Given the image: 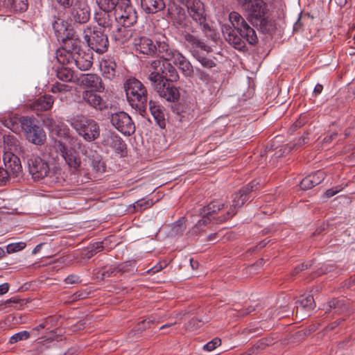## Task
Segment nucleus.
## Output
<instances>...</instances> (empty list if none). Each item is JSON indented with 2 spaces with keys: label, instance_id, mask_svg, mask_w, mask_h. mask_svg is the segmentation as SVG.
<instances>
[{
  "label": "nucleus",
  "instance_id": "1",
  "mask_svg": "<svg viewBox=\"0 0 355 355\" xmlns=\"http://www.w3.org/2000/svg\"><path fill=\"white\" fill-rule=\"evenodd\" d=\"M230 24H223L221 27L225 40L234 49L246 51V43L254 46L258 43L255 30L251 27L239 12L233 11L229 15Z\"/></svg>",
  "mask_w": 355,
  "mask_h": 355
},
{
  "label": "nucleus",
  "instance_id": "2",
  "mask_svg": "<svg viewBox=\"0 0 355 355\" xmlns=\"http://www.w3.org/2000/svg\"><path fill=\"white\" fill-rule=\"evenodd\" d=\"M259 182L257 180L251 181L247 185L243 187L238 192L232 195V204L225 214L215 216L216 214L225 207V203L220 200H213L206 207L199 209L200 214H205L212 218L216 223H223L236 214V209L242 207L250 198V193L257 190L259 187Z\"/></svg>",
  "mask_w": 355,
  "mask_h": 355
},
{
  "label": "nucleus",
  "instance_id": "3",
  "mask_svg": "<svg viewBox=\"0 0 355 355\" xmlns=\"http://www.w3.org/2000/svg\"><path fill=\"white\" fill-rule=\"evenodd\" d=\"M123 89L129 105L143 115L148 106V91L144 85L135 78H128L123 83Z\"/></svg>",
  "mask_w": 355,
  "mask_h": 355
},
{
  "label": "nucleus",
  "instance_id": "4",
  "mask_svg": "<svg viewBox=\"0 0 355 355\" xmlns=\"http://www.w3.org/2000/svg\"><path fill=\"white\" fill-rule=\"evenodd\" d=\"M150 73L148 79L150 83H156L157 80L175 82L179 79V75L176 69L168 61L155 60L150 65Z\"/></svg>",
  "mask_w": 355,
  "mask_h": 355
},
{
  "label": "nucleus",
  "instance_id": "5",
  "mask_svg": "<svg viewBox=\"0 0 355 355\" xmlns=\"http://www.w3.org/2000/svg\"><path fill=\"white\" fill-rule=\"evenodd\" d=\"M70 124L76 133L87 142L95 141L100 136V125L93 119L77 117L72 119Z\"/></svg>",
  "mask_w": 355,
  "mask_h": 355
},
{
  "label": "nucleus",
  "instance_id": "6",
  "mask_svg": "<svg viewBox=\"0 0 355 355\" xmlns=\"http://www.w3.org/2000/svg\"><path fill=\"white\" fill-rule=\"evenodd\" d=\"M184 5L192 19L201 28L207 37H212L214 30L206 22V15L204 4L200 0H178Z\"/></svg>",
  "mask_w": 355,
  "mask_h": 355
},
{
  "label": "nucleus",
  "instance_id": "7",
  "mask_svg": "<svg viewBox=\"0 0 355 355\" xmlns=\"http://www.w3.org/2000/svg\"><path fill=\"white\" fill-rule=\"evenodd\" d=\"M83 34L84 39L91 49L99 54L104 53L107 51L108 37L101 28L87 27L84 30Z\"/></svg>",
  "mask_w": 355,
  "mask_h": 355
},
{
  "label": "nucleus",
  "instance_id": "8",
  "mask_svg": "<svg viewBox=\"0 0 355 355\" xmlns=\"http://www.w3.org/2000/svg\"><path fill=\"white\" fill-rule=\"evenodd\" d=\"M168 43L167 39L162 36L159 40L154 42L150 38L146 36H141L135 37L133 40V46L135 51L139 54L146 55L148 56L157 55L161 58V53L159 49L161 43Z\"/></svg>",
  "mask_w": 355,
  "mask_h": 355
},
{
  "label": "nucleus",
  "instance_id": "9",
  "mask_svg": "<svg viewBox=\"0 0 355 355\" xmlns=\"http://www.w3.org/2000/svg\"><path fill=\"white\" fill-rule=\"evenodd\" d=\"M19 122L25 136L28 141L35 145H42L46 141V133L42 128L36 124L34 119L22 116Z\"/></svg>",
  "mask_w": 355,
  "mask_h": 355
},
{
  "label": "nucleus",
  "instance_id": "10",
  "mask_svg": "<svg viewBox=\"0 0 355 355\" xmlns=\"http://www.w3.org/2000/svg\"><path fill=\"white\" fill-rule=\"evenodd\" d=\"M241 8L248 12V19L257 24V19L266 15L269 11L268 4L263 0H236Z\"/></svg>",
  "mask_w": 355,
  "mask_h": 355
},
{
  "label": "nucleus",
  "instance_id": "11",
  "mask_svg": "<svg viewBox=\"0 0 355 355\" xmlns=\"http://www.w3.org/2000/svg\"><path fill=\"white\" fill-rule=\"evenodd\" d=\"M114 19L124 27L134 25L138 16L136 10L130 3V0H125L114 12Z\"/></svg>",
  "mask_w": 355,
  "mask_h": 355
},
{
  "label": "nucleus",
  "instance_id": "12",
  "mask_svg": "<svg viewBox=\"0 0 355 355\" xmlns=\"http://www.w3.org/2000/svg\"><path fill=\"white\" fill-rule=\"evenodd\" d=\"M29 174L34 180L48 177L51 173L49 164L45 159L37 155H26Z\"/></svg>",
  "mask_w": 355,
  "mask_h": 355
},
{
  "label": "nucleus",
  "instance_id": "13",
  "mask_svg": "<svg viewBox=\"0 0 355 355\" xmlns=\"http://www.w3.org/2000/svg\"><path fill=\"white\" fill-rule=\"evenodd\" d=\"M99 92L93 89H85L80 96L81 100L80 103L87 105L96 111L103 112L110 107L107 99L103 98L99 94Z\"/></svg>",
  "mask_w": 355,
  "mask_h": 355
},
{
  "label": "nucleus",
  "instance_id": "14",
  "mask_svg": "<svg viewBox=\"0 0 355 355\" xmlns=\"http://www.w3.org/2000/svg\"><path fill=\"white\" fill-rule=\"evenodd\" d=\"M112 125L125 135H131L135 132V125L131 117L125 112H118L111 115Z\"/></svg>",
  "mask_w": 355,
  "mask_h": 355
},
{
  "label": "nucleus",
  "instance_id": "15",
  "mask_svg": "<svg viewBox=\"0 0 355 355\" xmlns=\"http://www.w3.org/2000/svg\"><path fill=\"white\" fill-rule=\"evenodd\" d=\"M69 19L78 24H85L90 18V8L85 0H73L71 5Z\"/></svg>",
  "mask_w": 355,
  "mask_h": 355
},
{
  "label": "nucleus",
  "instance_id": "16",
  "mask_svg": "<svg viewBox=\"0 0 355 355\" xmlns=\"http://www.w3.org/2000/svg\"><path fill=\"white\" fill-rule=\"evenodd\" d=\"M151 85L159 96L167 101L175 102L180 98L179 89L172 82L162 80L151 83Z\"/></svg>",
  "mask_w": 355,
  "mask_h": 355
},
{
  "label": "nucleus",
  "instance_id": "17",
  "mask_svg": "<svg viewBox=\"0 0 355 355\" xmlns=\"http://www.w3.org/2000/svg\"><path fill=\"white\" fill-rule=\"evenodd\" d=\"M55 146L70 168H72L74 171H77L80 168L81 165V159L73 148H69L61 141H56Z\"/></svg>",
  "mask_w": 355,
  "mask_h": 355
},
{
  "label": "nucleus",
  "instance_id": "18",
  "mask_svg": "<svg viewBox=\"0 0 355 355\" xmlns=\"http://www.w3.org/2000/svg\"><path fill=\"white\" fill-rule=\"evenodd\" d=\"M78 145L81 153L85 155L91 162L93 170L97 173H104L106 166L103 161L102 156L96 150H88L87 148L80 142L78 143Z\"/></svg>",
  "mask_w": 355,
  "mask_h": 355
},
{
  "label": "nucleus",
  "instance_id": "19",
  "mask_svg": "<svg viewBox=\"0 0 355 355\" xmlns=\"http://www.w3.org/2000/svg\"><path fill=\"white\" fill-rule=\"evenodd\" d=\"M161 53V58L166 61H172L178 68L182 62L187 61V58L179 51L170 47L168 43H161L159 49Z\"/></svg>",
  "mask_w": 355,
  "mask_h": 355
},
{
  "label": "nucleus",
  "instance_id": "20",
  "mask_svg": "<svg viewBox=\"0 0 355 355\" xmlns=\"http://www.w3.org/2000/svg\"><path fill=\"white\" fill-rule=\"evenodd\" d=\"M3 162L6 169L11 176L17 177L22 172V166L19 157L13 152H5Z\"/></svg>",
  "mask_w": 355,
  "mask_h": 355
},
{
  "label": "nucleus",
  "instance_id": "21",
  "mask_svg": "<svg viewBox=\"0 0 355 355\" xmlns=\"http://www.w3.org/2000/svg\"><path fill=\"white\" fill-rule=\"evenodd\" d=\"M100 66L104 78L113 80L117 76V64L114 57L106 55L101 60Z\"/></svg>",
  "mask_w": 355,
  "mask_h": 355
},
{
  "label": "nucleus",
  "instance_id": "22",
  "mask_svg": "<svg viewBox=\"0 0 355 355\" xmlns=\"http://www.w3.org/2000/svg\"><path fill=\"white\" fill-rule=\"evenodd\" d=\"M103 145L114 148L116 153L123 155L125 153L126 144L123 140L114 132L107 134L102 142Z\"/></svg>",
  "mask_w": 355,
  "mask_h": 355
},
{
  "label": "nucleus",
  "instance_id": "23",
  "mask_svg": "<svg viewBox=\"0 0 355 355\" xmlns=\"http://www.w3.org/2000/svg\"><path fill=\"white\" fill-rule=\"evenodd\" d=\"M52 27L58 40H64V38H69L73 35V30L69 28L67 23L62 19L58 18L52 22Z\"/></svg>",
  "mask_w": 355,
  "mask_h": 355
},
{
  "label": "nucleus",
  "instance_id": "24",
  "mask_svg": "<svg viewBox=\"0 0 355 355\" xmlns=\"http://www.w3.org/2000/svg\"><path fill=\"white\" fill-rule=\"evenodd\" d=\"M325 178V173L323 171H317L306 176L300 184L302 190H308L321 183Z\"/></svg>",
  "mask_w": 355,
  "mask_h": 355
},
{
  "label": "nucleus",
  "instance_id": "25",
  "mask_svg": "<svg viewBox=\"0 0 355 355\" xmlns=\"http://www.w3.org/2000/svg\"><path fill=\"white\" fill-rule=\"evenodd\" d=\"M83 84L87 87L96 92H103L105 87L100 76L94 73L84 75L82 78Z\"/></svg>",
  "mask_w": 355,
  "mask_h": 355
},
{
  "label": "nucleus",
  "instance_id": "26",
  "mask_svg": "<svg viewBox=\"0 0 355 355\" xmlns=\"http://www.w3.org/2000/svg\"><path fill=\"white\" fill-rule=\"evenodd\" d=\"M94 19L97 24L104 28H111L115 21L114 12L104 10L96 12Z\"/></svg>",
  "mask_w": 355,
  "mask_h": 355
},
{
  "label": "nucleus",
  "instance_id": "27",
  "mask_svg": "<svg viewBox=\"0 0 355 355\" xmlns=\"http://www.w3.org/2000/svg\"><path fill=\"white\" fill-rule=\"evenodd\" d=\"M53 103V97L46 94L36 98L31 104V107L35 111H46L52 107Z\"/></svg>",
  "mask_w": 355,
  "mask_h": 355
},
{
  "label": "nucleus",
  "instance_id": "28",
  "mask_svg": "<svg viewBox=\"0 0 355 355\" xmlns=\"http://www.w3.org/2000/svg\"><path fill=\"white\" fill-rule=\"evenodd\" d=\"M148 103L149 105V110L156 123L161 128H164L166 125V121L163 107L158 105L156 102L151 100Z\"/></svg>",
  "mask_w": 355,
  "mask_h": 355
},
{
  "label": "nucleus",
  "instance_id": "29",
  "mask_svg": "<svg viewBox=\"0 0 355 355\" xmlns=\"http://www.w3.org/2000/svg\"><path fill=\"white\" fill-rule=\"evenodd\" d=\"M141 6L147 14H155L166 7L164 0H141Z\"/></svg>",
  "mask_w": 355,
  "mask_h": 355
},
{
  "label": "nucleus",
  "instance_id": "30",
  "mask_svg": "<svg viewBox=\"0 0 355 355\" xmlns=\"http://www.w3.org/2000/svg\"><path fill=\"white\" fill-rule=\"evenodd\" d=\"M6 152H13L14 154H19L23 158L25 157V152L21 149L19 140L14 136L8 135L3 137Z\"/></svg>",
  "mask_w": 355,
  "mask_h": 355
},
{
  "label": "nucleus",
  "instance_id": "31",
  "mask_svg": "<svg viewBox=\"0 0 355 355\" xmlns=\"http://www.w3.org/2000/svg\"><path fill=\"white\" fill-rule=\"evenodd\" d=\"M74 64L81 71H87L92 66V56L82 51L75 55Z\"/></svg>",
  "mask_w": 355,
  "mask_h": 355
},
{
  "label": "nucleus",
  "instance_id": "32",
  "mask_svg": "<svg viewBox=\"0 0 355 355\" xmlns=\"http://www.w3.org/2000/svg\"><path fill=\"white\" fill-rule=\"evenodd\" d=\"M170 14L171 15V19L173 21V24L178 28H183L190 30L187 23L188 19L184 9L182 8H175V12H171Z\"/></svg>",
  "mask_w": 355,
  "mask_h": 355
},
{
  "label": "nucleus",
  "instance_id": "33",
  "mask_svg": "<svg viewBox=\"0 0 355 355\" xmlns=\"http://www.w3.org/2000/svg\"><path fill=\"white\" fill-rule=\"evenodd\" d=\"M63 42V49L67 51H69L73 54H78L82 51L80 46V40L78 38V35L73 31V35L69 37V38H64V40H61Z\"/></svg>",
  "mask_w": 355,
  "mask_h": 355
},
{
  "label": "nucleus",
  "instance_id": "34",
  "mask_svg": "<svg viewBox=\"0 0 355 355\" xmlns=\"http://www.w3.org/2000/svg\"><path fill=\"white\" fill-rule=\"evenodd\" d=\"M295 307L297 309L296 314L297 315L299 309L305 310L308 312L311 311L314 309L315 304L313 295H309L306 297H302L301 299L298 300L295 302Z\"/></svg>",
  "mask_w": 355,
  "mask_h": 355
},
{
  "label": "nucleus",
  "instance_id": "35",
  "mask_svg": "<svg viewBox=\"0 0 355 355\" xmlns=\"http://www.w3.org/2000/svg\"><path fill=\"white\" fill-rule=\"evenodd\" d=\"M75 55L76 54L72 53L69 51L62 48L57 51L56 58L59 63L64 66L65 64L74 63Z\"/></svg>",
  "mask_w": 355,
  "mask_h": 355
},
{
  "label": "nucleus",
  "instance_id": "36",
  "mask_svg": "<svg viewBox=\"0 0 355 355\" xmlns=\"http://www.w3.org/2000/svg\"><path fill=\"white\" fill-rule=\"evenodd\" d=\"M57 78L66 83L72 82L73 78V71L67 67L62 66L56 69Z\"/></svg>",
  "mask_w": 355,
  "mask_h": 355
},
{
  "label": "nucleus",
  "instance_id": "37",
  "mask_svg": "<svg viewBox=\"0 0 355 355\" xmlns=\"http://www.w3.org/2000/svg\"><path fill=\"white\" fill-rule=\"evenodd\" d=\"M202 218L189 231L191 235H196L205 230V227L212 221V218L205 214H200Z\"/></svg>",
  "mask_w": 355,
  "mask_h": 355
},
{
  "label": "nucleus",
  "instance_id": "38",
  "mask_svg": "<svg viewBox=\"0 0 355 355\" xmlns=\"http://www.w3.org/2000/svg\"><path fill=\"white\" fill-rule=\"evenodd\" d=\"M202 218L189 231L191 235H196L205 230V227L212 221V218L205 214H200Z\"/></svg>",
  "mask_w": 355,
  "mask_h": 355
},
{
  "label": "nucleus",
  "instance_id": "39",
  "mask_svg": "<svg viewBox=\"0 0 355 355\" xmlns=\"http://www.w3.org/2000/svg\"><path fill=\"white\" fill-rule=\"evenodd\" d=\"M202 218L189 231L191 235H196L205 230V227L212 221V218L205 214H200Z\"/></svg>",
  "mask_w": 355,
  "mask_h": 355
},
{
  "label": "nucleus",
  "instance_id": "40",
  "mask_svg": "<svg viewBox=\"0 0 355 355\" xmlns=\"http://www.w3.org/2000/svg\"><path fill=\"white\" fill-rule=\"evenodd\" d=\"M263 33H270L275 28L273 22L267 15L257 19V24Z\"/></svg>",
  "mask_w": 355,
  "mask_h": 355
},
{
  "label": "nucleus",
  "instance_id": "41",
  "mask_svg": "<svg viewBox=\"0 0 355 355\" xmlns=\"http://www.w3.org/2000/svg\"><path fill=\"white\" fill-rule=\"evenodd\" d=\"M189 51L194 57L196 54L200 53L201 51L206 53L211 52V48L207 45L203 40L199 39L198 41L189 49Z\"/></svg>",
  "mask_w": 355,
  "mask_h": 355
},
{
  "label": "nucleus",
  "instance_id": "42",
  "mask_svg": "<svg viewBox=\"0 0 355 355\" xmlns=\"http://www.w3.org/2000/svg\"><path fill=\"white\" fill-rule=\"evenodd\" d=\"M346 300L344 299H333L329 302L331 309L334 310L335 313H343L347 310Z\"/></svg>",
  "mask_w": 355,
  "mask_h": 355
},
{
  "label": "nucleus",
  "instance_id": "43",
  "mask_svg": "<svg viewBox=\"0 0 355 355\" xmlns=\"http://www.w3.org/2000/svg\"><path fill=\"white\" fill-rule=\"evenodd\" d=\"M134 261H125L115 266L118 275H122L126 272H133L135 269Z\"/></svg>",
  "mask_w": 355,
  "mask_h": 355
},
{
  "label": "nucleus",
  "instance_id": "44",
  "mask_svg": "<svg viewBox=\"0 0 355 355\" xmlns=\"http://www.w3.org/2000/svg\"><path fill=\"white\" fill-rule=\"evenodd\" d=\"M7 5L19 12H24L28 8L27 0H8Z\"/></svg>",
  "mask_w": 355,
  "mask_h": 355
},
{
  "label": "nucleus",
  "instance_id": "45",
  "mask_svg": "<svg viewBox=\"0 0 355 355\" xmlns=\"http://www.w3.org/2000/svg\"><path fill=\"white\" fill-rule=\"evenodd\" d=\"M194 33V30H191V32L185 31L183 33V38L189 49L193 46L200 39L197 35L193 34Z\"/></svg>",
  "mask_w": 355,
  "mask_h": 355
},
{
  "label": "nucleus",
  "instance_id": "46",
  "mask_svg": "<svg viewBox=\"0 0 355 355\" xmlns=\"http://www.w3.org/2000/svg\"><path fill=\"white\" fill-rule=\"evenodd\" d=\"M31 336V333L28 331H19L14 335H12L9 340V343L10 344L17 343L19 341L26 340L29 338Z\"/></svg>",
  "mask_w": 355,
  "mask_h": 355
},
{
  "label": "nucleus",
  "instance_id": "47",
  "mask_svg": "<svg viewBox=\"0 0 355 355\" xmlns=\"http://www.w3.org/2000/svg\"><path fill=\"white\" fill-rule=\"evenodd\" d=\"M186 230L184 218L178 220L173 225L171 233L174 235H182Z\"/></svg>",
  "mask_w": 355,
  "mask_h": 355
},
{
  "label": "nucleus",
  "instance_id": "48",
  "mask_svg": "<svg viewBox=\"0 0 355 355\" xmlns=\"http://www.w3.org/2000/svg\"><path fill=\"white\" fill-rule=\"evenodd\" d=\"M179 69L185 77H192L194 76V69L188 60L182 62Z\"/></svg>",
  "mask_w": 355,
  "mask_h": 355
},
{
  "label": "nucleus",
  "instance_id": "49",
  "mask_svg": "<svg viewBox=\"0 0 355 355\" xmlns=\"http://www.w3.org/2000/svg\"><path fill=\"white\" fill-rule=\"evenodd\" d=\"M194 58L202 64V66L207 69H211L214 67H215L216 64L215 62L208 58L204 56L201 53L199 54H196Z\"/></svg>",
  "mask_w": 355,
  "mask_h": 355
},
{
  "label": "nucleus",
  "instance_id": "50",
  "mask_svg": "<svg viewBox=\"0 0 355 355\" xmlns=\"http://www.w3.org/2000/svg\"><path fill=\"white\" fill-rule=\"evenodd\" d=\"M104 248L103 243V242H96L92 244H91L88 247V252L87 253V257L91 258L94 254H96L97 252H99L102 251Z\"/></svg>",
  "mask_w": 355,
  "mask_h": 355
},
{
  "label": "nucleus",
  "instance_id": "51",
  "mask_svg": "<svg viewBox=\"0 0 355 355\" xmlns=\"http://www.w3.org/2000/svg\"><path fill=\"white\" fill-rule=\"evenodd\" d=\"M153 205L152 199H140L135 202L134 208L136 211H142L148 207H150Z\"/></svg>",
  "mask_w": 355,
  "mask_h": 355
},
{
  "label": "nucleus",
  "instance_id": "52",
  "mask_svg": "<svg viewBox=\"0 0 355 355\" xmlns=\"http://www.w3.org/2000/svg\"><path fill=\"white\" fill-rule=\"evenodd\" d=\"M309 141L310 139L308 137V134H306V135H303L300 137L296 143L289 144L288 146L290 149H298L302 147L304 144L309 143Z\"/></svg>",
  "mask_w": 355,
  "mask_h": 355
},
{
  "label": "nucleus",
  "instance_id": "53",
  "mask_svg": "<svg viewBox=\"0 0 355 355\" xmlns=\"http://www.w3.org/2000/svg\"><path fill=\"white\" fill-rule=\"evenodd\" d=\"M70 89L71 87L68 85L57 82L55 84L52 85L51 91L53 93H61L70 91Z\"/></svg>",
  "mask_w": 355,
  "mask_h": 355
},
{
  "label": "nucleus",
  "instance_id": "54",
  "mask_svg": "<svg viewBox=\"0 0 355 355\" xmlns=\"http://www.w3.org/2000/svg\"><path fill=\"white\" fill-rule=\"evenodd\" d=\"M25 247L26 243L24 242L14 243L8 245L6 247V250L8 253L10 254L21 250Z\"/></svg>",
  "mask_w": 355,
  "mask_h": 355
},
{
  "label": "nucleus",
  "instance_id": "55",
  "mask_svg": "<svg viewBox=\"0 0 355 355\" xmlns=\"http://www.w3.org/2000/svg\"><path fill=\"white\" fill-rule=\"evenodd\" d=\"M154 322V319H145L141 322L137 324L136 327V331L138 332H141L147 328H150L151 327V324Z\"/></svg>",
  "mask_w": 355,
  "mask_h": 355
},
{
  "label": "nucleus",
  "instance_id": "56",
  "mask_svg": "<svg viewBox=\"0 0 355 355\" xmlns=\"http://www.w3.org/2000/svg\"><path fill=\"white\" fill-rule=\"evenodd\" d=\"M221 340L218 338H215L212 340L207 343L203 346V349L211 352L215 349L218 346L220 345Z\"/></svg>",
  "mask_w": 355,
  "mask_h": 355
},
{
  "label": "nucleus",
  "instance_id": "57",
  "mask_svg": "<svg viewBox=\"0 0 355 355\" xmlns=\"http://www.w3.org/2000/svg\"><path fill=\"white\" fill-rule=\"evenodd\" d=\"M194 75L203 82H207L210 79L209 74L200 68L196 67L194 69Z\"/></svg>",
  "mask_w": 355,
  "mask_h": 355
},
{
  "label": "nucleus",
  "instance_id": "58",
  "mask_svg": "<svg viewBox=\"0 0 355 355\" xmlns=\"http://www.w3.org/2000/svg\"><path fill=\"white\" fill-rule=\"evenodd\" d=\"M311 266V263H302L300 265H297V266H295L294 270L291 272V275L292 277H295L300 272H302L306 269H308Z\"/></svg>",
  "mask_w": 355,
  "mask_h": 355
},
{
  "label": "nucleus",
  "instance_id": "59",
  "mask_svg": "<svg viewBox=\"0 0 355 355\" xmlns=\"http://www.w3.org/2000/svg\"><path fill=\"white\" fill-rule=\"evenodd\" d=\"M116 276H118V274L115 266L109 267L108 268L105 269L102 273L103 278Z\"/></svg>",
  "mask_w": 355,
  "mask_h": 355
},
{
  "label": "nucleus",
  "instance_id": "60",
  "mask_svg": "<svg viewBox=\"0 0 355 355\" xmlns=\"http://www.w3.org/2000/svg\"><path fill=\"white\" fill-rule=\"evenodd\" d=\"M42 121L44 125L49 128L53 129L56 127L55 121L49 116H44Z\"/></svg>",
  "mask_w": 355,
  "mask_h": 355
},
{
  "label": "nucleus",
  "instance_id": "61",
  "mask_svg": "<svg viewBox=\"0 0 355 355\" xmlns=\"http://www.w3.org/2000/svg\"><path fill=\"white\" fill-rule=\"evenodd\" d=\"M81 282L80 278L78 275H70L67 276L65 279L64 282L67 284H78Z\"/></svg>",
  "mask_w": 355,
  "mask_h": 355
},
{
  "label": "nucleus",
  "instance_id": "62",
  "mask_svg": "<svg viewBox=\"0 0 355 355\" xmlns=\"http://www.w3.org/2000/svg\"><path fill=\"white\" fill-rule=\"evenodd\" d=\"M10 177V175L8 174V172L0 167V185L5 184Z\"/></svg>",
  "mask_w": 355,
  "mask_h": 355
},
{
  "label": "nucleus",
  "instance_id": "63",
  "mask_svg": "<svg viewBox=\"0 0 355 355\" xmlns=\"http://www.w3.org/2000/svg\"><path fill=\"white\" fill-rule=\"evenodd\" d=\"M56 2L62 8H70L71 5L73 2V0H55Z\"/></svg>",
  "mask_w": 355,
  "mask_h": 355
},
{
  "label": "nucleus",
  "instance_id": "64",
  "mask_svg": "<svg viewBox=\"0 0 355 355\" xmlns=\"http://www.w3.org/2000/svg\"><path fill=\"white\" fill-rule=\"evenodd\" d=\"M202 321L197 318H192L189 322V326L193 329H197L201 327Z\"/></svg>",
  "mask_w": 355,
  "mask_h": 355
}]
</instances>
